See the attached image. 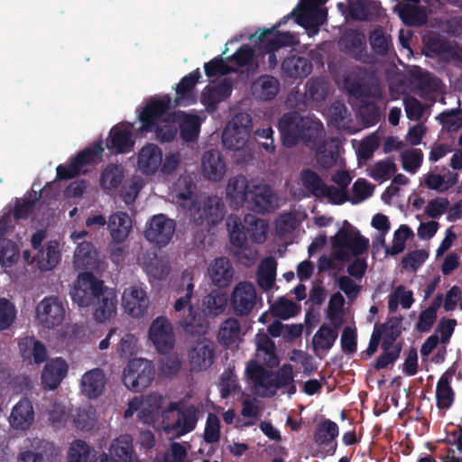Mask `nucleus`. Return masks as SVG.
Instances as JSON below:
<instances>
[{
  "instance_id": "obj_46",
  "label": "nucleus",
  "mask_w": 462,
  "mask_h": 462,
  "mask_svg": "<svg viewBox=\"0 0 462 462\" xmlns=\"http://www.w3.org/2000/svg\"><path fill=\"white\" fill-rule=\"evenodd\" d=\"M249 184L243 175H237L228 180L226 195L236 204L243 205L249 199Z\"/></svg>"
},
{
  "instance_id": "obj_50",
  "label": "nucleus",
  "mask_w": 462,
  "mask_h": 462,
  "mask_svg": "<svg viewBox=\"0 0 462 462\" xmlns=\"http://www.w3.org/2000/svg\"><path fill=\"white\" fill-rule=\"evenodd\" d=\"M194 283L193 277L187 270L182 273L181 283L178 289V294L183 293L174 303V310L177 312L183 310L186 307L189 310V306H192L190 300L193 296Z\"/></svg>"
},
{
  "instance_id": "obj_3",
  "label": "nucleus",
  "mask_w": 462,
  "mask_h": 462,
  "mask_svg": "<svg viewBox=\"0 0 462 462\" xmlns=\"http://www.w3.org/2000/svg\"><path fill=\"white\" fill-rule=\"evenodd\" d=\"M229 240L237 249L246 247L247 238L255 244H263L266 240L269 228L268 223L254 215L247 214L244 224L236 216H229L226 220Z\"/></svg>"
},
{
  "instance_id": "obj_11",
  "label": "nucleus",
  "mask_w": 462,
  "mask_h": 462,
  "mask_svg": "<svg viewBox=\"0 0 462 462\" xmlns=\"http://www.w3.org/2000/svg\"><path fill=\"white\" fill-rule=\"evenodd\" d=\"M149 338L161 354L171 353L175 345V336L171 321L163 316L154 319L149 328Z\"/></svg>"
},
{
  "instance_id": "obj_19",
  "label": "nucleus",
  "mask_w": 462,
  "mask_h": 462,
  "mask_svg": "<svg viewBox=\"0 0 462 462\" xmlns=\"http://www.w3.org/2000/svg\"><path fill=\"white\" fill-rule=\"evenodd\" d=\"M122 301L125 312L134 318L143 317L149 306V299L145 291L138 286L125 289L123 292Z\"/></svg>"
},
{
  "instance_id": "obj_56",
  "label": "nucleus",
  "mask_w": 462,
  "mask_h": 462,
  "mask_svg": "<svg viewBox=\"0 0 462 462\" xmlns=\"http://www.w3.org/2000/svg\"><path fill=\"white\" fill-rule=\"evenodd\" d=\"M272 314L282 319H289L295 317L300 311V306L286 298H280L271 307Z\"/></svg>"
},
{
  "instance_id": "obj_34",
  "label": "nucleus",
  "mask_w": 462,
  "mask_h": 462,
  "mask_svg": "<svg viewBox=\"0 0 462 462\" xmlns=\"http://www.w3.org/2000/svg\"><path fill=\"white\" fill-rule=\"evenodd\" d=\"M34 420V411L28 399L19 401L12 410L10 424L15 430H25Z\"/></svg>"
},
{
  "instance_id": "obj_37",
  "label": "nucleus",
  "mask_w": 462,
  "mask_h": 462,
  "mask_svg": "<svg viewBox=\"0 0 462 462\" xmlns=\"http://www.w3.org/2000/svg\"><path fill=\"white\" fill-rule=\"evenodd\" d=\"M257 356L263 363L270 367H275L279 364V357L276 354L275 343L265 333H258L255 336Z\"/></svg>"
},
{
  "instance_id": "obj_53",
  "label": "nucleus",
  "mask_w": 462,
  "mask_h": 462,
  "mask_svg": "<svg viewBox=\"0 0 462 462\" xmlns=\"http://www.w3.org/2000/svg\"><path fill=\"white\" fill-rule=\"evenodd\" d=\"M241 327L235 318L226 319L222 322L218 331V341L224 346H231L239 338Z\"/></svg>"
},
{
  "instance_id": "obj_49",
  "label": "nucleus",
  "mask_w": 462,
  "mask_h": 462,
  "mask_svg": "<svg viewBox=\"0 0 462 462\" xmlns=\"http://www.w3.org/2000/svg\"><path fill=\"white\" fill-rule=\"evenodd\" d=\"M374 328L381 333V346H395V341L402 334L401 319L391 318L385 323L375 324Z\"/></svg>"
},
{
  "instance_id": "obj_62",
  "label": "nucleus",
  "mask_w": 462,
  "mask_h": 462,
  "mask_svg": "<svg viewBox=\"0 0 462 462\" xmlns=\"http://www.w3.org/2000/svg\"><path fill=\"white\" fill-rule=\"evenodd\" d=\"M19 258V249L17 245L9 240L0 239V264L5 266L13 265Z\"/></svg>"
},
{
  "instance_id": "obj_36",
  "label": "nucleus",
  "mask_w": 462,
  "mask_h": 462,
  "mask_svg": "<svg viewBox=\"0 0 462 462\" xmlns=\"http://www.w3.org/2000/svg\"><path fill=\"white\" fill-rule=\"evenodd\" d=\"M455 371L447 370L439 379L436 386L437 407L439 410L448 409L454 402L455 393L450 385V381Z\"/></svg>"
},
{
  "instance_id": "obj_23",
  "label": "nucleus",
  "mask_w": 462,
  "mask_h": 462,
  "mask_svg": "<svg viewBox=\"0 0 462 462\" xmlns=\"http://www.w3.org/2000/svg\"><path fill=\"white\" fill-rule=\"evenodd\" d=\"M68 368V364L61 357L48 361L42 372V387L47 390L57 389L66 376Z\"/></svg>"
},
{
  "instance_id": "obj_59",
  "label": "nucleus",
  "mask_w": 462,
  "mask_h": 462,
  "mask_svg": "<svg viewBox=\"0 0 462 462\" xmlns=\"http://www.w3.org/2000/svg\"><path fill=\"white\" fill-rule=\"evenodd\" d=\"M412 235V230L407 225H401L393 234L392 246H385V254L395 255L402 253L405 248V242Z\"/></svg>"
},
{
  "instance_id": "obj_30",
  "label": "nucleus",
  "mask_w": 462,
  "mask_h": 462,
  "mask_svg": "<svg viewBox=\"0 0 462 462\" xmlns=\"http://www.w3.org/2000/svg\"><path fill=\"white\" fill-rule=\"evenodd\" d=\"M312 69L311 60L300 55H291L285 58L282 63L283 74L294 79L307 78L311 73Z\"/></svg>"
},
{
  "instance_id": "obj_21",
  "label": "nucleus",
  "mask_w": 462,
  "mask_h": 462,
  "mask_svg": "<svg viewBox=\"0 0 462 462\" xmlns=\"http://www.w3.org/2000/svg\"><path fill=\"white\" fill-rule=\"evenodd\" d=\"M274 198L275 195L270 186L254 185L249 190V199L246 202L253 211L264 214L274 209Z\"/></svg>"
},
{
  "instance_id": "obj_20",
  "label": "nucleus",
  "mask_w": 462,
  "mask_h": 462,
  "mask_svg": "<svg viewBox=\"0 0 462 462\" xmlns=\"http://www.w3.org/2000/svg\"><path fill=\"white\" fill-rule=\"evenodd\" d=\"M340 44L342 50L353 59L365 63L372 62V57L368 54L366 50V42L364 33L358 31L347 32L341 39Z\"/></svg>"
},
{
  "instance_id": "obj_12",
  "label": "nucleus",
  "mask_w": 462,
  "mask_h": 462,
  "mask_svg": "<svg viewBox=\"0 0 462 462\" xmlns=\"http://www.w3.org/2000/svg\"><path fill=\"white\" fill-rule=\"evenodd\" d=\"M327 10L319 7L297 5V6L279 22L278 26H282L291 18L305 29H318L327 19Z\"/></svg>"
},
{
  "instance_id": "obj_39",
  "label": "nucleus",
  "mask_w": 462,
  "mask_h": 462,
  "mask_svg": "<svg viewBox=\"0 0 462 462\" xmlns=\"http://www.w3.org/2000/svg\"><path fill=\"white\" fill-rule=\"evenodd\" d=\"M332 327L322 325L318 329L312 338L314 348L329 350L335 344L338 333V328L342 326V321H331Z\"/></svg>"
},
{
  "instance_id": "obj_22",
  "label": "nucleus",
  "mask_w": 462,
  "mask_h": 462,
  "mask_svg": "<svg viewBox=\"0 0 462 462\" xmlns=\"http://www.w3.org/2000/svg\"><path fill=\"white\" fill-rule=\"evenodd\" d=\"M208 273L212 283L218 288L228 287L235 275L232 263L226 256L214 259L208 266Z\"/></svg>"
},
{
  "instance_id": "obj_24",
  "label": "nucleus",
  "mask_w": 462,
  "mask_h": 462,
  "mask_svg": "<svg viewBox=\"0 0 462 462\" xmlns=\"http://www.w3.org/2000/svg\"><path fill=\"white\" fill-rule=\"evenodd\" d=\"M233 91V81L229 79H224L218 84L213 87H206L201 95V103L208 110L214 111L218 104L227 99Z\"/></svg>"
},
{
  "instance_id": "obj_18",
  "label": "nucleus",
  "mask_w": 462,
  "mask_h": 462,
  "mask_svg": "<svg viewBox=\"0 0 462 462\" xmlns=\"http://www.w3.org/2000/svg\"><path fill=\"white\" fill-rule=\"evenodd\" d=\"M134 140L129 124L113 126L106 139V148L115 154L127 153L133 150Z\"/></svg>"
},
{
  "instance_id": "obj_14",
  "label": "nucleus",
  "mask_w": 462,
  "mask_h": 462,
  "mask_svg": "<svg viewBox=\"0 0 462 462\" xmlns=\"http://www.w3.org/2000/svg\"><path fill=\"white\" fill-rule=\"evenodd\" d=\"M303 123L304 117L297 112L286 113L279 119L278 128L285 147L292 148L300 143Z\"/></svg>"
},
{
  "instance_id": "obj_60",
  "label": "nucleus",
  "mask_w": 462,
  "mask_h": 462,
  "mask_svg": "<svg viewBox=\"0 0 462 462\" xmlns=\"http://www.w3.org/2000/svg\"><path fill=\"white\" fill-rule=\"evenodd\" d=\"M382 354L376 358L374 367L376 370L386 368L389 365H393L399 358L402 352V344L398 342L395 346H381Z\"/></svg>"
},
{
  "instance_id": "obj_54",
  "label": "nucleus",
  "mask_w": 462,
  "mask_h": 462,
  "mask_svg": "<svg viewBox=\"0 0 462 462\" xmlns=\"http://www.w3.org/2000/svg\"><path fill=\"white\" fill-rule=\"evenodd\" d=\"M124 179V170L121 165L108 164L102 171L100 186L104 189L112 190L117 189Z\"/></svg>"
},
{
  "instance_id": "obj_42",
  "label": "nucleus",
  "mask_w": 462,
  "mask_h": 462,
  "mask_svg": "<svg viewBox=\"0 0 462 462\" xmlns=\"http://www.w3.org/2000/svg\"><path fill=\"white\" fill-rule=\"evenodd\" d=\"M279 81L273 76H261L252 86L253 94L257 99L272 100L279 92Z\"/></svg>"
},
{
  "instance_id": "obj_8",
  "label": "nucleus",
  "mask_w": 462,
  "mask_h": 462,
  "mask_svg": "<svg viewBox=\"0 0 462 462\" xmlns=\"http://www.w3.org/2000/svg\"><path fill=\"white\" fill-rule=\"evenodd\" d=\"M103 283L102 280L90 272L80 273L69 292L73 302L79 307L90 306L100 292Z\"/></svg>"
},
{
  "instance_id": "obj_63",
  "label": "nucleus",
  "mask_w": 462,
  "mask_h": 462,
  "mask_svg": "<svg viewBox=\"0 0 462 462\" xmlns=\"http://www.w3.org/2000/svg\"><path fill=\"white\" fill-rule=\"evenodd\" d=\"M462 110L451 109L439 114L438 119L442 126L448 132H457L462 127Z\"/></svg>"
},
{
  "instance_id": "obj_40",
  "label": "nucleus",
  "mask_w": 462,
  "mask_h": 462,
  "mask_svg": "<svg viewBox=\"0 0 462 462\" xmlns=\"http://www.w3.org/2000/svg\"><path fill=\"white\" fill-rule=\"evenodd\" d=\"M368 40L373 52L377 56L385 57L393 49L392 36L382 26L374 28Z\"/></svg>"
},
{
  "instance_id": "obj_13",
  "label": "nucleus",
  "mask_w": 462,
  "mask_h": 462,
  "mask_svg": "<svg viewBox=\"0 0 462 462\" xmlns=\"http://www.w3.org/2000/svg\"><path fill=\"white\" fill-rule=\"evenodd\" d=\"M36 314L44 328H54L60 326L65 318L64 305L59 297H45L37 305Z\"/></svg>"
},
{
  "instance_id": "obj_10",
  "label": "nucleus",
  "mask_w": 462,
  "mask_h": 462,
  "mask_svg": "<svg viewBox=\"0 0 462 462\" xmlns=\"http://www.w3.org/2000/svg\"><path fill=\"white\" fill-rule=\"evenodd\" d=\"M225 205L217 197H208L192 213L195 225L204 226L208 231L218 225L225 217Z\"/></svg>"
},
{
  "instance_id": "obj_5",
  "label": "nucleus",
  "mask_w": 462,
  "mask_h": 462,
  "mask_svg": "<svg viewBox=\"0 0 462 462\" xmlns=\"http://www.w3.org/2000/svg\"><path fill=\"white\" fill-rule=\"evenodd\" d=\"M278 23L271 29L263 30L254 41L258 43L263 51L269 54L268 63L271 69H274L278 65V60L275 51L282 47L292 46L295 42L294 36L287 32H278ZM256 37V33L252 38Z\"/></svg>"
},
{
  "instance_id": "obj_58",
  "label": "nucleus",
  "mask_w": 462,
  "mask_h": 462,
  "mask_svg": "<svg viewBox=\"0 0 462 462\" xmlns=\"http://www.w3.org/2000/svg\"><path fill=\"white\" fill-rule=\"evenodd\" d=\"M401 19L409 25L422 24L426 22V14L419 5H403L399 11Z\"/></svg>"
},
{
  "instance_id": "obj_41",
  "label": "nucleus",
  "mask_w": 462,
  "mask_h": 462,
  "mask_svg": "<svg viewBox=\"0 0 462 462\" xmlns=\"http://www.w3.org/2000/svg\"><path fill=\"white\" fill-rule=\"evenodd\" d=\"M324 134V127L319 120L304 117L300 143H303L310 149H314L322 142Z\"/></svg>"
},
{
  "instance_id": "obj_9",
  "label": "nucleus",
  "mask_w": 462,
  "mask_h": 462,
  "mask_svg": "<svg viewBox=\"0 0 462 462\" xmlns=\"http://www.w3.org/2000/svg\"><path fill=\"white\" fill-rule=\"evenodd\" d=\"M175 230V220L161 213L152 216L147 222L144 237L158 247H163L170 243Z\"/></svg>"
},
{
  "instance_id": "obj_38",
  "label": "nucleus",
  "mask_w": 462,
  "mask_h": 462,
  "mask_svg": "<svg viewBox=\"0 0 462 462\" xmlns=\"http://www.w3.org/2000/svg\"><path fill=\"white\" fill-rule=\"evenodd\" d=\"M228 303V296L219 290H212L202 300V311L208 317L222 314Z\"/></svg>"
},
{
  "instance_id": "obj_43",
  "label": "nucleus",
  "mask_w": 462,
  "mask_h": 462,
  "mask_svg": "<svg viewBox=\"0 0 462 462\" xmlns=\"http://www.w3.org/2000/svg\"><path fill=\"white\" fill-rule=\"evenodd\" d=\"M19 349L24 359L32 356L34 364L37 365L46 361L48 356L45 345L33 337H25L21 340L19 342Z\"/></svg>"
},
{
  "instance_id": "obj_15",
  "label": "nucleus",
  "mask_w": 462,
  "mask_h": 462,
  "mask_svg": "<svg viewBox=\"0 0 462 462\" xmlns=\"http://www.w3.org/2000/svg\"><path fill=\"white\" fill-rule=\"evenodd\" d=\"M256 298L255 288L251 282H242L236 284L230 298L236 315H249L256 304Z\"/></svg>"
},
{
  "instance_id": "obj_25",
  "label": "nucleus",
  "mask_w": 462,
  "mask_h": 462,
  "mask_svg": "<svg viewBox=\"0 0 462 462\" xmlns=\"http://www.w3.org/2000/svg\"><path fill=\"white\" fill-rule=\"evenodd\" d=\"M106 377L101 368L86 372L80 381L81 392L88 399L99 397L105 391Z\"/></svg>"
},
{
  "instance_id": "obj_64",
  "label": "nucleus",
  "mask_w": 462,
  "mask_h": 462,
  "mask_svg": "<svg viewBox=\"0 0 462 462\" xmlns=\"http://www.w3.org/2000/svg\"><path fill=\"white\" fill-rule=\"evenodd\" d=\"M90 455L89 446L83 440H75L68 453V462H88Z\"/></svg>"
},
{
  "instance_id": "obj_32",
  "label": "nucleus",
  "mask_w": 462,
  "mask_h": 462,
  "mask_svg": "<svg viewBox=\"0 0 462 462\" xmlns=\"http://www.w3.org/2000/svg\"><path fill=\"white\" fill-rule=\"evenodd\" d=\"M107 228L113 242L123 244L129 236L132 221L127 213L117 211L109 217Z\"/></svg>"
},
{
  "instance_id": "obj_45",
  "label": "nucleus",
  "mask_w": 462,
  "mask_h": 462,
  "mask_svg": "<svg viewBox=\"0 0 462 462\" xmlns=\"http://www.w3.org/2000/svg\"><path fill=\"white\" fill-rule=\"evenodd\" d=\"M200 78V70L197 69L180 79L175 88L177 97L174 102L176 106L180 105L181 101L184 100L192 99V102H194L193 90Z\"/></svg>"
},
{
  "instance_id": "obj_61",
  "label": "nucleus",
  "mask_w": 462,
  "mask_h": 462,
  "mask_svg": "<svg viewBox=\"0 0 462 462\" xmlns=\"http://www.w3.org/2000/svg\"><path fill=\"white\" fill-rule=\"evenodd\" d=\"M306 92L310 99L316 102L326 99L328 88L327 82L320 78H311L306 84Z\"/></svg>"
},
{
  "instance_id": "obj_27",
  "label": "nucleus",
  "mask_w": 462,
  "mask_h": 462,
  "mask_svg": "<svg viewBox=\"0 0 462 462\" xmlns=\"http://www.w3.org/2000/svg\"><path fill=\"white\" fill-rule=\"evenodd\" d=\"M162 162V150L153 143L144 145L138 152L137 165L143 174L155 173Z\"/></svg>"
},
{
  "instance_id": "obj_47",
  "label": "nucleus",
  "mask_w": 462,
  "mask_h": 462,
  "mask_svg": "<svg viewBox=\"0 0 462 462\" xmlns=\"http://www.w3.org/2000/svg\"><path fill=\"white\" fill-rule=\"evenodd\" d=\"M425 55L434 58L442 54L453 52L451 43L439 34H430L423 38Z\"/></svg>"
},
{
  "instance_id": "obj_51",
  "label": "nucleus",
  "mask_w": 462,
  "mask_h": 462,
  "mask_svg": "<svg viewBox=\"0 0 462 462\" xmlns=\"http://www.w3.org/2000/svg\"><path fill=\"white\" fill-rule=\"evenodd\" d=\"M245 128L238 131L234 127L226 125L222 134L223 145L231 151H239L245 147L249 137Z\"/></svg>"
},
{
  "instance_id": "obj_33",
  "label": "nucleus",
  "mask_w": 462,
  "mask_h": 462,
  "mask_svg": "<svg viewBox=\"0 0 462 462\" xmlns=\"http://www.w3.org/2000/svg\"><path fill=\"white\" fill-rule=\"evenodd\" d=\"M179 123L180 135L185 142H195L199 134L201 120L197 115L188 114L184 111L174 113Z\"/></svg>"
},
{
  "instance_id": "obj_28",
  "label": "nucleus",
  "mask_w": 462,
  "mask_h": 462,
  "mask_svg": "<svg viewBox=\"0 0 462 462\" xmlns=\"http://www.w3.org/2000/svg\"><path fill=\"white\" fill-rule=\"evenodd\" d=\"M202 171L204 176L214 181L220 180L226 173V163L217 150L207 151L202 156Z\"/></svg>"
},
{
  "instance_id": "obj_48",
  "label": "nucleus",
  "mask_w": 462,
  "mask_h": 462,
  "mask_svg": "<svg viewBox=\"0 0 462 462\" xmlns=\"http://www.w3.org/2000/svg\"><path fill=\"white\" fill-rule=\"evenodd\" d=\"M300 180L303 187L316 198H322L324 191L330 190L329 186L311 169H303L300 171Z\"/></svg>"
},
{
  "instance_id": "obj_44",
  "label": "nucleus",
  "mask_w": 462,
  "mask_h": 462,
  "mask_svg": "<svg viewBox=\"0 0 462 462\" xmlns=\"http://www.w3.org/2000/svg\"><path fill=\"white\" fill-rule=\"evenodd\" d=\"M214 358V349L206 343H198L189 352V362L193 369L208 368Z\"/></svg>"
},
{
  "instance_id": "obj_35",
  "label": "nucleus",
  "mask_w": 462,
  "mask_h": 462,
  "mask_svg": "<svg viewBox=\"0 0 462 462\" xmlns=\"http://www.w3.org/2000/svg\"><path fill=\"white\" fill-rule=\"evenodd\" d=\"M207 315L199 310H195L193 306H189V312L180 320V326L183 331L191 336L205 335L208 329V321Z\"/></svg>"
},
{
  "instance_id": "obj_26",
  "label": "nucleus",
  "mask_w": 462,
  "mask_h": 462,
  "mask_svg": "<svg viewBox=\"0 0 462 462\" xmlns=\"http://www.w3.org/2000/svg\"><path fill=\"white\" fill-rule=\"evenodd\" d=\"M339 434V429L336 422L329 419H324L315 428L313 439L318 446L329 447V455H334L337 443H333Z\"/></svg>"
},
{
  "instance_id": "obj_1",
  "label": "nucleus",
  "mask_w": 462,
  "mask_h": 462,
  "mask_svg": "<svg viewBox=\"0 0 462 462\" xmlns=\"http://www.w3.org/2000/svg\"><path fill=\"white\" fill-rule=\"evenodd\" d=\"M373 80V74L360 66L352 68L344 79L347 93L360 103L357 116L366 126L374 125L380 120L379 106L374 101L368 100L370 97H382L381 88Z\"/></svg>"
},
{
  "instance_id": "obj_2",
  "label": "nucleus",
  "mask_w": 462,
  "mask_h": 462,
  "mask_svg": "<svg viewBox=\"0 0 462 462\" xmlns=\"http://www.w3.org/2000/svg\"><path fill=\"white\" fill-rule=\"evenodd\" d=\"M245 375L262 397H273L280 389H286L289 395L296 393L293 383V370L291 364L282 365L275 373L266 370L255 360H250L245 367Z\"/></svg>"
},
{
  "instance_id": "obj_55",
  "label": "nucleus",
  "mask_w": 462,
  "mask_h": 462,
  "mask_svg": "<svg viewBox=\"0 0 462 462\" xmlns=\"http://www.w3.org/2000/svg\"><path fill=\"white\" fill-rule=\"evenodd\" d=\"M58 247L57 242L50 241L39 251L37 258L42 269L51 270L59 263L60 252Z\"/></svg>"
},
{
  "instance_id": "obj_57",
  "label": "nucleus",
  "mask_w": 462,
  "mask_h": 462,
  "mask_svg": "<svg viewBox=\"0 0 462 462\" xmlns=\"http://www.w3.org/2000/svg\"><path fill=\"white\" fill-rule=\"evenodd\" d=\"M377 8L375 2L365 0H355L349 5V14L356 21H366L373 15Z\"/></svg>"
},
{
  "instance_id": "obj_6",
  "label": "nucleus",
  "mask_w": 462,
  "mask_h": 462,
  "mask_svg": "<svg viewBox=\"0 0 462 462\" xmlns=\"http://www.w3.org/2000/svg\"><path fill=\"white\" fill-rule=\"evenodd\" d=\"M334 249H348L352 255L359 256L365 253L369 247V240L360 234L347 220L343 222L331 239Z\"/></svg>"
},
{
  "instance_id": "obj_29",
  "label": "nucleus",
  "mask_w": 462,
  "mask_h": 462,
  "mask_svg": "<svg viewBox=\"0 0 462 462\" xmlns=\"http://www.w3.org/2000/svg\"><path fill=\"white\" fill-rule=\"evenodd\" d=\"M314 150L318 163L324 169H330L337 162L340 141L337 137H330L321 142Z\"/></svg>"
},
{
  "instance_id": "obj_7",
  "label": "nucleus",
  "mask_w": 462,
  "mask_h": 462,
  "mask_svg": "<svg viewBox=\"0 0 462 462\" xmlns=\"http://www.w3.org/2000/svg\"><path fill=\"white\" fill-rule=\"evenodd\" d=\"M104 149L101 143H94L72 158L69 165L60 164L56 168L58 180H70L77 177L84 166H88L102 156Z\"/></svg>"
},
{
  "instance_id": "obj_52",
  "label": "nucleus",
  "mask_w": 462,
  "mask_h": 462,
  "mask_svg": "<svg viewBox=\"0 0 462 462\" xmlns=\"http://www.w3.org/2000/svg\"><path fill=\"white\" fill-rule=\"evenodd\" d=\"M25 451L31 452L43 462H51L57 455L53 442L39 438L31 439L29 448Z\"/></svg>"
},
{
  "instance_id": "obj_31",
  "label": "nucleus",
  "mask_w": 462,
  "mask_h": 462,
  "mask_svg": "<svg viewBox=\"0 0 462 462\" xmlns=\"http://www.w3.org/2000/svg\"><path fill=\"white\" fill-rule=\"evenodd\" d=\"M114 462H140L133 445L130 435H120L113 440L109 448Z\"/></svg>"
},
{
  "instance_id": "obj_4",
  "label": "nucleus",
  "mask_w": 462,
  "mask_h": 462,
  "mask_svg": "<svg viewBox=\"0 0 462 462\" xmlns=\"http://www.w3.org/2000/svg\"><path fill=\"white\" fill-rule=\"evenodd\" d=\"M155 374L152 361L144 358H133L123 372V383L132 392L140 393L150 386Z\"/></svg>"
},
{
  "instance_id": "obj_16",
  "label": "nucleus",
  "mask_w": 462,
  "mask_h": 462,
  "mask_svg": "<svg viewBox=\"0 0 462 462\" xmlns=\"http://www.w3.org/2000/svg\"><path fill=\"white\" fill-rule=\"evenodd\" d=\"M171 103V99L169 96L148 102L139 115V120L142 123L139 131L142 133L152 132L159 119L170 109Z\"/></svg>"
},
{
  "instance_id": "obj_17",
  "label": "nucleus",
  "mask_w": 462,
  "mask_h": 462,
  "mask_svg": "<svg viewBox=\"0 0 462 462\" xmlns=\"http://www.w3.org/2000/svg\"><path fill=\"white\" fill-rule=\"evenodd\" d=\"M117 294L114 289L101 286L100 292L97 293L93 305L94 319L102 323L111 319L116 313Z\"/></svg>"
}]
</instances>
